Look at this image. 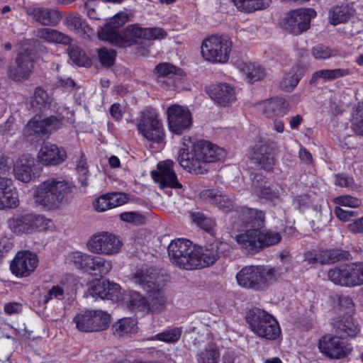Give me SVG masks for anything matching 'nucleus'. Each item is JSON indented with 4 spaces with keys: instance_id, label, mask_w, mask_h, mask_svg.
I'll return each mask as SVG.
<instances>
[{
    "instance_id": "nucleus-1",
    "label": "nucleus",
    "mask_w": 363,
    "mask_h": 363,
    "mask_svg": "<svg viewBox=\"0 0 363 363\" xmlns=\"http://www.w3.org/2000/svg\"><path fill=\"white\" fill-rule=\"evenodd\" d=\"M224 150L206 140L197 141L191 152L182 150L178 156L180 165L188 172L203 174L208 170V164L224 157Z\"/></svg>"
},
{
    "instance_id": "nucleus-2",
    "label": "nucleus",
    "mask_w": 363,
    "mask_h": 363,
    "mask_svg": "<svg viewBox=\"0 0 363 363\" xmlns=\"http://www.w3.org/2000/svg\"><path fill=\"white\" fill-rule=\"evenodd\" d=\"M72 190V184L62 177H49L36 186L33 195L34 203L46 210H55Z\"/></svg>"
},
{
    "instance_id": "nucleus-3",
    "label": "nucleus",
    "mask_w": 363,
    "mask_h": 363,
    "mask_svg": "<svg viewBox=\"0 0 363 363\" xmlns=\"http://www.w3.org/2000/svg\"><path fill=\"white\" fill-rule=\"evenodd\" d=\"M277 272L274 268L263 265L242 267L236 274L238 284L244 289L255 291L266 290L276 281Z\"/></svg>"
},
{
    "instance_id": "nucleus-4",
    "label": "nucleus",
    "mask_w": 363,
    "mask_h": 363,
    "mask_svg": "<svg viewBox=\"0 0 363 363\" xmlns=\"http://www.w3.org/2000/svg\"><path fill=\"white\" fill-rule=\"evenodd\" d=\"M241 219L246 224L251 225L252 228L236 235V242L249 252L259 251V228L264 224V213L257 209L244 208L242 211Z\"/></svg>"
},
{
    "instance_id": "nucleus-5",
    "label": "nucleus",
    "mask_w": 363,
    "mask_h": 363,
    "mask_svg": "<svg viewBox=\"0 0 363 363\" xmlns=\"http://www.w3.org/2000/svg\"><path fill=\"white\" fill-rule=\"evenodd\" d=\"M245 318L251 330L260 337L275 340L281 333L277 320L264 310L252 308L247 312Z\"/></svg>"
},
{
    "instance_id": "nucleus-6",
    "label": "nucleus",
    "mask_w": 363,
    "mask_h": 363,
    "mask_svg": "<svg viewBox=\"0 0 363 363\" xmlns=\"http://www.w3.org/2000/svg\"><path fill=\"white\" fill-rule=\"evenodd\" d=\"M232 41L228 35H212L201 46L203 58L212 63H225L230 57Z\"/></svg>"
},
{
    "instance_id": "nucleus-7",
    "label": "nucleus",
    "mask_w": 363,
    "mask_h": 363,
    "mask_svg": "<svg viewBox=\"0 0 363 363\" xmlns=\"http://www.w3.org/2000/svg\"><path fill=\"white\" fill-rule=\"evenodd\" d=\"M328 280L334 284L354 287L363 285V262L344 264L330 269Z\"/></svg>"
},
{
    "instance_id": "nucleus-8",
    "label": "nucleus",
    "mask_w": 363,
    "mask_h": 363,
    "mask_svg": "<svg viewBox=\"0 0 363 363\" xmlns=\"http://www.w3.org/2000/svg\"><path fill=\"white\" fill-rule=\"evenodd\" d=\"M73 321L81 332H100L109 327L111 315L101 310H86L78 313Z\"/></svg>"
},
{
    "instance_id": "nucleus-9",
    "label": "nucleus",
    "mask_w": 363,
    "mask_h": 363,
    "mask_svg": "<svg viewBox=\"0 0 363 363\" xmlns=\"http://www.w3.org/2000/svg\"><path fill=\"white\" fill-rule=\"evenodd\" d=\"M196 247L186 239L179 238L168 246V255L173 264L187 270L194 269Z\"/></svg>"
},
{
    "instance_id": "nucleus-10",
    "label": "nucleus",
    "mask_w": 363,
    "mask_h": 363,
    "mask_svg": "<svg viewBox=\"0 0 363 363\" xmlns=\"http://www.w3.org/2000/svg\"><path fill=\"white\" fill-rule=\"evenodd\" d=\"M86 246L94 254L111 256L119 253L123 242L116 235L102 231L94 234L88 240Z\"/></svg>"
},
{
    "instance_id": "nucleus-11",
    "label": "nucleus",
    "mask_w": 363,
    "mask_h": 363,
    "mask_svg": "<svg viewBox=\"0 0 363 363\" xmlns=\"http://www.w3.org/2000/svg\"><path fill=\"white\" fill-rule=\"evenodd\" d=\"M194 269L203 268L212 265L221 257L230 254V247L226 242L215 241L205 248L196 247Z\"/></svg>"
},
{
    "instance_id": "nucleus-12",
    "label": "nucleus",
    "mask_w": 363,
    "mask_h": 363,
    "mask_svg": "<svg viewBox=\"0 0 363 363\" xmlns=\"http://www.w3.org/2000/svg\"><path fill=\"white\" fill-rule=\"evenodd\" d=\"M320 351L330 359H342L352 351V346L343 338L335 335H326L319 340Z\"/></svg>"
},
{
    "instance_id": "nucleus-13",
    "label": "nucleus",
    "mask_w": 363,
    "mask_h": 363,
    "mask_svg": "<svg viewBox=\"0 0 363 363\" xmlns=\"http://www.w3.org/2000/svg\"><path fill=\"white\" fill-rule=\"evenodd\" d=\"M62 125V118L53 116L42 118L40 116L35 115L25 125L23 135L28 139L34 135H44L58 129Z\"/></svg>"
},
{
    "instance_id": "nucleus-14",
    "label": "nucleus",
    "mask_w": 363,
    "mask_h": 363,
    "mask_svg": "<svg viewBox=\"0 0 363 363\" xmlns=\"http://www.w3.org/2000/svg\"><path fill=\"white\" fill-rule=\"evenodd\" d=\"M128 21V15L124 11L116 13L108 18L106 24L99 33V38L117 46H123V37L118 31Z\"/></svg>"
},
{
    "instance_id": "nucleus-15",
    "label": "nucleus",
    "mask_w": 363,
    "mask_h": 363,
    "mask_svg": "<svg viewBox=\"0 0 363 363\" xmlns=\"http://www.w3.org/2000/svg\"><path fill=\"white\" fill-rule=\"evenodd\" d=\"M37 255L30 251H19L11 261L10 269L17 277H27L37 268Z\"/></svg>"
},
{
    "instance_id": "nucleus-16",
    "label": "nucleus",
    "mask_w": 363,
    "mask_h": 363,
    "mask_svg": "<svg viewBox=\"0 0 363 363\" xmlns=\"http://www.w3.org/2000/svg\"><path fill=\"white\" fill-rule=\"evenodd\" d=\"M167 119L169 130L177 135L189 129L192 123L190 111L179 105H172L167 108Z\"/></svg>"
},
{
    "instance_id": "nucleus-17",
    "label": "nucleus",
    "mask_w": 363,
    "mask_h": 363,
    "mask_svg": "<svg viewBox=\"0 0 363 363\" xmlns=\"http://www.w3.org/2000/svg\"><path fill=\"white\" fill-rule=\"evenodd\" d=\"M151 176L155 183L159 184L160 189H182V185L179 182L173 169V162L166 160L160 162L157 169L151 172Z\"/></svg>"
},
{
    "instance_id": "nucleus-18",
    "label": "nucleus",
    "mask_w": 363,
    "mask_h": 363,
    "mask_svg": "<svg viewBox=\"0 0 363 363\" xmlns=\"http://www.w3.org/2000/svg\"><path fill=\"white\" fill-rule=\"evenodd\" d=\"M315 15V11L311 9L293 11L286 18L285 28L291 33L298 35L310 27L311 20Z\"/></svg>"
},
{
    "instance_id": "nucleus-19",
    "label": "nucleus",
    "mask_w": 363,
    "mask_h": 363,
    "mask_svg": "<svg viewBox=\"0 0 363 363\" xmlns=\"http://www.w3.org/2000/svg\"><path fill=\"white\" fill-rule=\"evenodd\" d=\"M34 67V61L30 52L27 51L18 54L13 65L9 66L7 74L14 81L26 80L28 78Z\"/></svg>"
},
{
    "instance_id": "nucleus-20",
    "label": "nucleus",
    "mask_w": 363,
    "mask_h": 363,
    "mask_svg": "<svg viewBox=\"0 0 363 363\" xmlns=\"http://www.w3.org/2000/svg\"><path fill=\"white\" fill-rule=\"evenodd\" d=\"M89 294L94 298L117 301L121 294L119 284L109 281L95 279L89 283Z\"/></svg>"
},
{
    "instance_id": "nucleus-21",
    "label": "nucleus",
    "mask_w": 363,
    "mask_h": 363,
    "mask_svg": "<svg viewBox=\"0 0 363 363\" xmlns=\"http://www.w3.org/2000/svg\"><path fill=\"white\" fill-rule=\"evenodd\" d=\"M251 180L252 191L259 198L273 201L279 199L283 191L281 188L272 186L260 174H251Z\"/></svg>"
},
{
    "instance_id": "nucleus-22",
    "label": "nucleus",
    "mask_w": 363,
    "mask_h": 363,
    "mask_svg": "<svg viewBox=\"0 0 363 363\" xmlns=\"http://www.w3.org/2000/svg\"><path fill=\"white\" fill-rule=\"evenodd\" d=\"M18 206V194L13 180L0 177V210L16 208Z\"/></svg>"
},
{
    "instance_id": "nucleus-23",
    "label": "nucleus",
    "mask_w": 363,
    "mask_h": 363,
    "mask_svg": "<svg viewBox=\"0 0 363 363\" xmlns=\"http://www.w3.org/2000/svg\"><path fill=\"white\" fill-rule=\"evenodd\" d=\"M13 172L17 180L29 182L36 174L35 159L29 155H21L13 165Z\"/></svg>"
},
{
    "instance_id": "nucleus-24",
    "label": "nucleus",
    "mask_w": 363,
    "mask_h": 363,
    "mask_svg": "<svg viewBox=\"0 0 363 363\" xmlns=\"http://www.w3.org/2000/svg\"><path fill=\"white\" fill-rule=\"evenodd\" d=\"M66 150L54 144H45L38 152V159L45 165H57L66 160Z\"/></svg>"
},
{
    "instance_id": "nucleus-25",
    "label": "nucleus",
    "mask_w": 363,
    "mask_h": 363,
    "mask_svg": "<svg viewBox=\"0 0 363 363\" xmlns=\"http://www.w3.org/2000/svg\"><path fill=\"white\" fill-rule=\"evenodd\" d=\"M133 280L146 292L152 291V289H155L157 284L163 282L157 270L154 268L137 270L133 275Z\"/></svg>"
},
{
    "instance_id": "nucleus-26",
    "label": "nucleus",
    "mask_w": 363,
    "mask_h": 363,
    "mask_svg": "<svg viewBox=\"0 0 363 363\" xmlns=\"http://www.w3.org/2000/svg\"><path fill=\"white\" fill-rule=\"evenodd\" d=\"M259 109L267 118L284 116L290 109L289 103L283 98L274 97L258 104Z\"/></svg>"
},
{
    "instance_id": "nucleus-27",
    "label": "nucleus",
    "mask_w": 363,
    "mask_h": 363,
    "mask_svg": "<svg viewBox=\"0 0 363 363\" xmlns=\"http://www.w3.org/2000/svg\"><path fill=\"white\" fill-rule=\"evenodd\" d=\"M332 325L335 335L343 339L355 337L360 333V326L351 316L334 320Z\"/></svg>"
},
{
    "instance_id": "nucleus-28",
    "label": "nucleus",
    "mask_w": 363,
    "mask_h": 363,
    "mask_svg": "<svg viewBox=\"0 0 363 363\" xmlns=\"http://www.w3.org/2000/svg\"><path fill=\"white\" fill-rule=\"evenodd\" d=\"M28 14L43 26H56L61 19V15L56 9L36 7L29 9Z\"/></svg>"
},
{
    "instance_id": "nucleus-29",
    "label": "nucleus",
    "mask_w": 363,
    "mask_h": 363,
    "mask_svg": "<svg viewBox=\"0 0 363 363\" xmlns=\"http://www.w3.org/2000/svg\"><path fill=\"white\" fill-rule=\"evenodd\" d=\"M209 94L213 100L222 106H225L236 99L235 89L226 83L214 85L210 89Z\"/></svg>"
},
{
    "instance_id": "nucleus-30",
    "label": "nucleus",
    "mask_w": 363,
    "mask_h": 363,
    "mask_svg": "<svg viewBox=\"0 0 363 363\" xmlns=\"http://www.w3.org/2000/svg\"><path fill=\"white\" fill-rule=\"evenodd\" d=\"M145 121L139 120L137 128L140 133L147 140L155 143H161L164 138V128L160 120L152 122L151 125L145 124Z\"/></svg>"
},
{
    "instance_id": "nucleus-31",
    "label": "nucleus",
    "mask_w": 363,
    "mask_h": 363,
    "mask_svg": "<svg viewBox=\"0 0 363 363\" xmlns=\"http://www.w3.org/2000/svg\"><path fill=\"white\" fill-rule=\"evenodd\" d=\"M252 160L262 169L267 171L272 169L275 163V159L271 149L264 145H260L255 149L252 156Z\"/></svg>"
},
{
    "instance_id": "nucleus-32",
    "label": "nucleus",
    "mask_w": 363,
    "mask_h": 363,
    "mask_svg": "<svg viewBox=\"0 0 363 363\" xmlns=\"http://www.w3.org/2000/svg\"><path fill=\"white\" fill-rule=\"evenodd\" d=\"M37 37L50 43L69 45L72 42V39L69 35L57 30L48 28L38 30Z\"/></svg>"
},
{
    "instance_id": "nucleus-33",
    "label": "nucleus",
    "mask_w": 363,
    "mask_h": 363,
    "mask_svg": "<svg viewBox=\"0 0 363 363\" xmlns=\"http://www.w3.org/2000/svg\"><path fill=\"white\" fill-rule=\"evenodd\" d=\"M112 330L113 335L118 337L135 333L138 331L137 323L135 319L123 318L113 325Z\"/></svg>"
},
{
    "instance_id": "nucleus-34",
    "label": "nucleus",
    "mask_w": 363,
    "mask_h": 363,
    "mask_svg": "<svg viewBox=\"0 0 363 363\" xmlns=\"http://www.w3.org/2000/svg\"><path fill=\"white\" fill-rule=\"evenodd\" d=\"M164 286L163 282L157 284L155 289L152 291H147L150 298V301L148 303V308L156 312H161L166 305V297L162 289Z\"/></svg>"
},
{
    "instance_id": "nucleus-35",
    "label": "nucleus",
    "mask_w": 363,
    "mask_h": 363,
    "mask_svg": "<svg viewBox=\"0 0 363 363\" xmlns=\"http://www.w3.org/2000/svg\"><path fill=\"white\" fill-rule=\"evenodd\" d=\"M232 1L239 11L245 13L265 9L271 3V0H232Z\"/></svg>"
},
{
    "instance_id": "nucleus-36",
    "label": "nucleus",
    "mask_w": 363,
    "mask_h": 363,
    "mask_svg": "<svg viewBox=\"0 0 363 363\" xmlns=\"http://www.w3.org/2000/svg\"><path fill=\"white\" fill-rule=\"evenodd\" d=\"M354 11L348 5L337 6L329 11V21L333 25L347 22L353 15Z\"/></svg>"
},
{
    "instance_id": "nucleus-37",
    "label": "nucleus",
    "mask_w": 363,
    "mask_h": 363,
    "mask_svg": "<svg viewBox=\"0 0 363 363\" xmlns=\"http://www.w3.org/2000/svg\"><path fill=\"white\" fill-rule=\"evenodd\" d=\"M303 70L299 66L293 67L281 82L280 87L286 91H292L303 76Z\"/></svg>"
},
{
    "instance_id": "nucleus-38",
    "label": "nucleus",
    "mask_w": 363,
    "mask_h": 363,
    "mask_svg": "<svg viewBox=\"0 0 363 363\" xmlns=\"http://www.w3.org/2000/svg\"><path fill=\"white\" fill-rule=\"evenodd\" d=\"M28 219L29 233L35 230H49L54 228L52 221L43 215L28 213Z\"/></svg>"
},
{
    "instance_id": "nucleus-39",
    "label": "nucleus",
    "mask_w": 363,
    "mask_h": 363,
    "mask_svg": "<svg viewBox=\"0 0 363 363\" xmlns=\"http://www.w3.org/2000/svg\"><path fill=\"white\" fill-rule=\"evenodd\" d=\"M182 333L181 328L172 327L147 338V340H158L167 344H174L179 340Z\"/></svg>"
},
{
    "instance_id": "nucleus-40",
    "label": "nucleus",
    "mask_w": 363,
    "mask_h": 363,
    "mask_svg": "<svg viewBox=\"0 0 363 363\" xmlns=\"http://www.w3.org/2000/svg\"><path fill=\"white\" fill-rule=\"evenodd\" d=\"M91 262L89 273L96 275L104 276L108 274L113 267L112 262L104 257L93 256Z\"/></svg>"
},
{
    "instance_id": "nucleus-41",
    "label": "nucleus",
    "mask_w": 363,
    "mask_h": 363,
    "mask_svg": "<svg viewBox=\"0 0 363 363\" xmlns=\"http://www.w3.org/2000/svg\"><path fill=\"white\" fill-rule=\"evenodd\" d=\"M93 255L76 251L69 254L67 260L77 268L89 272Z\"/></svg>"
},
{
    "instance_id": "nucleus-42",
    "label": "nucleus",
    "mask_w": 363,
    "mask_h": 363,
    "mask_svg": "<svg viewBox=\"0 0 363 363\" xmlns=\"http://www.w3.org/2000/svg\"><path fill=\"white\" fill-rule=\"evenodd\" d=\"M240 69L250 83L259 81L264 76V69L259 65L255 63H242Z\"/></svg>"
},
{
    "instance_id": "nucleus-43",
    "label": "nucleus",
    "mask_w": 363,
    "mask_h": 363,
    "mask_svg": "<svg viewBox=\"0 0 363 363\" xmlns=\"http://www.w3.org/2000/svg\"><path fill=\"white\" fill-rule=\"evenodd\" d=\"M28 213L18 215L9 220L11 230L17 235L29 233Z\"/></svg>"
},
{
    "instance_id": "nucleus-44",
    "label": "nucleus",
    "mask_w": 363,
    "mask_h": 363,
    "mask_svg": "<svg viewBox=\"0 0 363 363\" xmlns=\"http://www.w3.org/2000/svg\"><path fill=\"white\" fill-rule=\"evenodd\" d=\"M259 249L262 250L264 247L279 243L281 240V236L279 233L271 230H262L259 228Z\"/></svg>"
},
{
    "instance_id": "nucleus-45",
    "label": "nucleus",
    "mask_w": 363,
    "mask_h": 363,
    "mask_svg": "<svg viewBox=\"0 0 363 363\" xmlns=\"http://www.w3.org/2000/svg\"><path fill=\"white\" fill-rule=\"evenodd\" d=\"M123 37V46L126 43L135 41L137 38H145V28L136 25H130L127 26L122 32Z\"/></svg>"
},
{
    "instance_id": "nucleus-46",
    "label": "nucleus",
    "mask_w": 363,
    "mask_h": 363,
    "mask_svg": "<svg viewBox=\"0 0 363 363\" xmlns=\"http://www.w3.org/2000/svg\"><path fill=\"white\" fill-rule=\"evenodd\" d=\"M67 26L69 30H73L77 33L84 34L91 30L86 21L79 16L77 15L72 14L67 16Z\"/></svg>"
},
{
    "instance_id": "nucleus-47",
    "label": "nucleus",
    "mask_w": 363,
    "mask_h": 363,
    "mask_svg": "<svg viewBox=\"0 0 363 363\" xmlns=\"http://www.w3.org/2000/svg\"><path fill=\"white\" fill-rule=\"evenodd\" d=\"M220 354L218 348L214 345H209L202 351L198 357L199 363H218Z\"/></svg>"
},
{
    "instance_id": "nucleus-48",
    "label": "nucleus",
    "mask_w": 363,
    "mask_h": 363,
    "mask_svg": "<svg viewBox=\"0 0 363 363\" xmlns=\"http://www.w3.org/2000/svg\"><path fill=\"white\" fill-rule=\"evenodd\" d=\"M192 221L200 226L202 229L210 234L213 233V228L216 225L215 221L206 217L203 213L197 212L191 214Z\"/></svg>"
},
{
    "instance_id": "nucleus-49",
    "label": "nucleus",
    "mask_w": 363,
    "mask_h": 363,
    "mask_svg": "<svg viewBox=\"0 0 363 363\" xmlns=\"http://www.w3.org/2000/svg\"><path fill=\"white\" fill-rule=\"evenodd\" d=\"M311 54L316 60H325L335 56L337 52L328 46L318 45L312 48Z\"/></svg>"
},
{
    "instance_id": "nucleus-50",
    "label": "nucleus",
    "mask_w": 363,
    "mask_h": 363,
    "mask_svg": "<svg viewBox=\"0 0 363 363\" xmlns=\"http://www.w3.org/2000/svg\"><path fill=\"white\" fill-rule=\"evenodd\" d=\"M180 71L179 68L169 62L160 63L155 68V72L159 77H170L179 74Z\"/></svg>"
},
{
    "instance_id": "nucleus-51",
    "label": "nucleus",
    "mask_w": 363,
    "mask_h": 363,
    "mask_svg": "<svg viewBox=\"0 0 363 363\" xmlns=\"http://www.w3.org/2000/svg\"><path fill=\"white\" fill-rule=\"evenodd\" d=\"M99 62L104 66L110 67L113 65L116 52L113 50L102 48L97 51Z\"/></svg>"
},
{
    "instance_id": "nucleus-52",
    "label": "nucleus",
    "mask_w": 363,
    "mask_h": 363,
    "mask_svg": "<svg viewBox=\"0 0 363 363\" xmlns=\"http://www.w3.org/2000/svg\"><path fill=\"white\" fill-rule=\"evenodd\" d=\"M67 52L72 62L79 66H84L87 58L84 52L77 46H69Z\"/></svg>"
},
{
    "instance_id": "nucleus-53",
    "label": "nucleus",
    "mask_w": 363,
    "mask_h": 363,
    "mask_svg": "<svg viewBox=\"0 0 363 363\" xmlns=\"http://www.w3.org/2000/svg\"><path fill=\"white\" fill-rule=\"evenodd\" d=\"M65 290L62 286L59 285L53 286L43 296L41 301L43 304H47L52 299L62 300L64 298Z\"/></svg>"
},
{
    "instance_id": "nucleus-54",
    "label": "nucleus",
    "mask_w": 363,
    "mask_h": 363,
    "mask_svg": "<svg viewBox=\"0 0 363 363\" xmlns=\"http://www.w3.org/2000/svg\"><path fill=\"white\" fill-rule=\"evenodd\" d=\"M223 193L217 189H204L199 193V198L211 204H216Z\"/></svg>"
},
{
    "instance_id": "nucleus-55",
    "label": "nucleus",
    "mask_w": 363,
    "mask_h": 363,
    "mask_svg": "<svg viewBox=\"0 0 363 363\" xmlns=\"http://www.w3.org/2000/svg\"><path fill=\"white\" fill-rule=\"evenodd\" d=\"M353 129L359 135H363V104L357 106L354 118Z\"/></svg>"
},
{
    "instance_id": "nucleus-56",
    "label": "nucleus",
    "mask_w": 363,
    "mask_h": 363,
    "mask_svg": "<svg viewBox=\"0 0 363 363\" xmlns=\"http://www.w3.org/2000/svg\"><path fill=\"white\" fill-rule=\"evenodd\" d=\"M336 204L350 208H357L361 205V201L355 197L346 195L340 196L335 199Z\"/></svg>"
},
{
    "instance_id": "nucleus-57",
    "label": "nucleus",
    "mask_w": 363,
    "mask_h": 363,
    "mask_svg": "<svg viewBox=\"0 0 363 363\" xmlns=\"http://www.w3.org/2000/svg\"><path fill=\"white\" fill-rule=\"evenodd\" d=\"M326 253L328 256V263H335L343 259H346L350 255L348 252L338 249L327 250Z\"/></svg>"
},
{
    "instance_id": "nucleus-58",
    "label": "nucleus",
    "mask_w": 363,
    "mask_h": 363,
    "mask_svg": "<svg viewBox=\"0 0 363 363\" xmlns=\"http://www.w3.org/2000/svg\"><path fill=\"white\" fill-rule=\"evenodd\" d=\"M110 208L125 204L128 201L127 196L121 192L108 193Z\"/></svg>"
},
{
    "instance_id": "nucleus-59",
    "label": "nucleus",
    "mask_w": 363,
    "mask_h": 363,
    "mask_svg": "<svg viewBox=\"0 0 363 363\" xmlns=\"http://www.w3.org/2000/svg\"><path fill=\"white\" fill-rule=\"evenodd\" d=\"M167 33L160 28H145V40H160L166 37Z\"/></svg>"
},
{
    "instance_id": "nucleus-60",
    "label": "nucleus",
    "mask_w": 363,
    "mask_h": 363,
    "mask_svg": "<svg viewBox=\"0 0 363 363\" xmlns=\"http://www.w3.org/2000/svg\"><path fill=\"white\" fill-rule=\"evenodd\" d=\"M34 102L39 108L46 106L50 103V97L48 93L41 87H37L34 93Z\"/></svg>"
},
{
    "instance_id": "nucleus-61",
    "label": "nucleus",
    "mask_w": 363,
    "mask_h": 363,
    "mask_svg": "<svg viewBox=\"0 0 363 363\" xmlns=\"http://www.w3.org/2000/svg\"><path fill=\"white\" fill-rule=\"evenodd\" d=\"M130 304L133 308L140 311H144L148 308L147 300L138 293H135L131 296Z\"/></svg>"
},
{
    "instance_id": "nucleus-62",
    "label": "nucleus",
    "mask_w": 363,
    "mask_h": 363,
    "mask_svg": "<svg viewBox=\"0 0 363 363\" xmlns=\"http://www.w3.org/2000/svg\"><path fill=\"white\" fill-rule=\"evenodd\" d=\"M120 218L123 221L134 223L137 225L143 224L145 222V217L135 212H124L120 215Z\"/></svg>"
},
{
    "instance_id": "nucleus-63",
    "label": "nucleus",
    "mask_w": 363,
    "mask_h": 363,
    "mask_svg": "<svg viewBox=\"0 0 363 363\" xmlns=\"http://www.w3.org/2000/svg\"><path fill=\"white\" fill-rule=\"evenodd\" d=\"M335 184L341 187L353 189L354 182L352 177L345 174H337L335 175Z\"/></svg>"
},
{
    "instance_id": "nucleus-64",
    "label": "nucleus",
    "mask_w": 363,
    "mask_h": 363,
    "mask_svg": "<svg viewBox=\"0 0 363 363\" xmlns=\"http://www.w3.org/2000/svg\"><path fill=\"white\" fill-rule=\"evenodd\" d=\"M108 201L109 199L108 194L101 195L98 197L93 203L95 210L99 212H103L110 209Z\"/></svg>"
}]
</instances>
